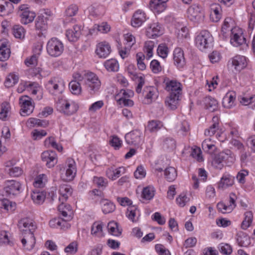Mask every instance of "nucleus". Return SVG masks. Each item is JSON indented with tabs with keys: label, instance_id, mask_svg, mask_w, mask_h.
<instances>
[{
	"label": "nucleus",
	"instance_id": "864d4df0",
	"mask_svg": "<svg viewBox=\"0 0 255 255\" xmlns=\"http://www.w3.org/2000/svg\"><path fill=\"white\" fill-rule=\"evenodd\" d=\"M12 33L15 38L22 39L24 37L25 30L22 26L15 25L12 28Z\"/></svg>",
	"mask_w": 255,
	"mask_h": 255
},
{
	"label": "nucleus",
	"instance_id": "f257e3e1",
	"mask_svg": "<svg viewBox=\"0 0 255 255\" xmlns=\"http://www.w3.org/2000/svg\"><path fill=\"white\" fill-rule=\"evenodd\" d=\"M77 172L75 162L68 159L64 166L60 169V178L65 181H71L75 177Z\"/></svg>",
	"mask_w": 255,
	"mask_h": 255
},
{
	"label": "nucleus",
	"instance_id": "b1692460",
	"mask_svg": "<svg viewBox=\"0 0 255 255\" xmlns=\"http://www.w3.org/2000/svg\"><path fill=\"white\" fill-rule=\"evenodd\" d=\"M222 9L218 3H213L211 6L210 19L213 22H218L222 17Z\"/></svg>",
	"mask_w": 255,
	"mask_h": 255
},
{
	"label": "nucleus",
	"instance_id": "f704fd0d",
	"mask_svg": "<svg viewBox=\"0 0 255 255\" xmlns=\"http://www.w3.org/2000/svg\"><path fill=\"white\" fill-rule=\"evenodd\" d=\"M0 119L2 121H6L7 118L10 116V106L7 102H3L0 104Z\"/></svg>",
	"mask_w": 255,
	"mask_h": 255
},
{
	"label": "nucleus",
	"instance_id": "69168bd1",
	"mask_svg": "<svg viewBox=\"0 0 255 255\" xmlns=\"http://www.w3.org/2000/svg\"><path fill=\"white\" fill-rule=\"evenodd\" d=\"M124 39L126 41V46L131 48L133 46L136 40L135 37L130 33H128L124 34Z\"/></svg>",
	"mask_w": 255,
	"mask_h": 255
},
{
	"label": "nucleus",
	"instance_id": "4468645a",
	"mask_svg": "<svg viewBox=\"0 0 255 255\" xmlns=\"http://www.w3.org/2000/svg\"><path fill=\"white\" fill-rule=\"evenodd\" d=\"M22 237L21 242L23 247L27 250H31L36 243V239L34 233H21Z\"/></svg>",
	"mask_w": 255,
	"mask_h": 255
},
{
	"label": "nucleus",
	"instance_id": "9b49d317",
	"mask_svg": "<svg viewBox=\"0 0 255 255\" xmlns=\"http://www.w3.org/2000/svg\"><path fill=\"white\" fill-rule=\"evenodd\" d=\"M231 32L230 42L233 46L237 47L245 43L242 29L235 27L231 29Z\"/></svg>",
	"mask_w": 255,
	"mask_h": 255
},
{
	"label": "nucleus",
	"instance_id": "5fc2aeb1",
	"mask_svg": "<svg viewBox=\"0 0 255 255\" xmlns=\"http://www.w3.org/2000/svg\"><path fill=\"white\" fill-rule=\"evenodd\" d=\"M253 217L252 212L248 211L245 213V219L241 225L243 229L246 230L251 225L252 223Z\"/></svg>",
	"mask_w": 255,
	"mask_h": 255
},
{
	"label": "nucleus",
	"instance_id": "bf43d9fd",
	"mask_svg": "<svg viewBox=\"0 0 255 255\" xmlns=\"http://www.w3.org/2000/svg\"><path fill=\"white\" fill-rule=\"evenodd\" d=\"M133 92L130 90L122 89L117 95L116 97L118 99H126L132 97L133 96Z\"/></svg>",
	"mask_w": 255,
	"mask_h": 255
},
{
	"label": "nucleus",
	"instance_id": "0eeeda50",
	"mask_svg": "<svg viewBox=\"0 0 255 255\" xmlns=\"http://www.w3.org/2000/svg\"><path fill=\"white\" fill-rule=\"evenodd\" d=\"M56 107L58 110L67 116L71 115L77 112L78 106L75 103H70L65 100H60L57 103Z\"/></svg>",
	"mask_w": 255,
	"mask_h": 255
},
{
	"label": "nucleus",
	"instance_id": "72a5a7b5",
	"mask_svg": "<svg viewBox=\"0 0 255 255\" xmlns=\"http://www.w3.org/2000/svg\"><path fill=\"white\" fill-rule=\"evenodd\" d=\"M19 15L21 18V23L26 24L33 21L36 14L34 12L29 10L28 11H22V12L19 13Z\"/></svg>",
	"mask_w": 255,
	"mask_h": 255
},
{
	"label": "nucleus",
	"instance_id": "20e7f679",
	"mask_svg": "<svg viewBox=\"0 0 255 255\" xmlns=\"http://www.w3.org/2000/svg\"><path fill=\"white\" fill-rule=\"evenodd\" d=\"M46 50L48 54L52 57L60 56L64 50L62 42L57 38H52L46 45Z\"/></svg>",
	"mask_w": 255,
	"mask_h": 255
},
{
	"label": "nucleus",
	"instance_id": "a19ab883",
	"mask_svg": "<svg viewBox=\"0 0 255 255\" xmlns=\"http://www.w3.org/2000/svg\"><path fill=\"white\" fill-rule=\"evenodd\" d=\"M104 65L106 70L109 72H117L119 69V64L115 59H111L106 60Z\"/></svg>",
	"mask_w": 255,
	"mask_h": 255
},
{
	"label": "nucleus",
	"instance_id": "f03ea898",
	"mask_svg": "<svg viewBox=\"0 0 255 255\" xmlns=\"http://www.w3.org/2000/svg\"><path fill=\"white\" fill-rule=\"evenodd\" d=\"M84 85L91 94H94L100 89L101 83L95 73L88 72L85 75Z\"/></svg>",
	"mask_w": 255,
	"mask_h": 255
},
{
	"label": "nucleus",
	"instance_id": "58836bf2",
	"mask_svg": "<svg viewBox=\"0 0 255 255\" xmlns=\"http://www.w3.org/2000/svg\"><path fill=\"white\" fill-rule=\"evenodd\" d=\"M162 123L157 120H151L148 122L146 130L150 132H156L163 127Z\"/></svg>",
	"mask_w": 255,
	"mask_h": 255
},
{
	"label": "nucleus",
	"instance_id": "a878e982",
	"mask_svg": "<svg viewBox=\"0 0 255 255\" xmlns=\"http://www.w3.org/2000/svg\"><path fill=\"white\" fill-rule=\"evenodd\" d=\"M46 196V192L44 190L40 191L35 189L31 194V197L34 203L37 205H41L44 202Z\"/></svg>",
	"mask_w": 255,
	"mask_h": 255
},
{
	"label": "nucleus",
	"instance_id": "8fccbe9b",
	"mask_svg": "<svg viewBox=\"0 0 255 255\" xmlns=\"http://www.w3.org/2000/svg\"><path fill=\"white\" fill-rule=\"evenodd\" d=\"M13 10L12 3L9 1H4L0 3V12L4 15H8L11 13Z\"/></svg>",
	"mask_w": 255,
	"mask_h": 255
},
{
	"label": "nucleus",
	"instance_id": "4d7b16f0",
	"mask_svg": "<svg viewBox=\"0 0 255 255\" xmlns=\"http://www.w3.org/2000/svg\"><path fill=\"white\" fill-rule=\"evenodd\" d=\"M145 58V56L142 52H138L136 54L137 66L140 70L143 71L146 69V65L143 62Z\"/></svg>",
	"mask_w": 255,
	"mask_h": 255
},
{
	"label": "nucleus",
	"instance_id": "09e8293b",
	"mask_svg": "<svg viewBox=\"0 0 255 255\" xmlns=\"http://www.w3.org/2000/svg\"><path fill=\"white\" fill-rule=\"evenodd\" d=\"M164 176L167 181L172 182L174 181L177 177L176 170L173 167H168L164 170Z\"/></svg>",
	"mask_w": 255,
	"mask_h": 255
},
{
	"label": "nucleus",
	"instance_id": "3c124183",
	"mask_svg": "<svg viewBox=\"0 0 255 255\" xmlns=\"http://www.w3.org/2000/svg\"><path fill=\"white\" fill-rule=\"evenodd\" d=\"M69 87L71 93L76 95H79L82 92L80 84L76 80H72L69 84Z\"/></svg>",
	"mask_w": 255,
	"mask_h": 255
},
{
	"label": "nucleus",
	"instance_id": "bb28decb",
	"mask_svg": "<svg viewBox=\"0 0 255 255\" xmlns=\"http://www.w3.org/2000/svg\"><path fill=\"white\" fill-rule=\"evenodd\" d=\"M146 33L149 37L154 38L161 35L163 30L158 23H153L148 28Z\"/></svg>",
	"mask_w": 255,
	"mask_h": 255
},
{
	"label": "nucleus",
	"instance_id": "e2e57ef3",
	"mask_svg": "<svg viewBox=\"0 0 255 255\" xmlns=\"http://www.w3.org/2000/svg\"><path fill=\"white\" fill-rule=\"evenodd\" d=\"M150 68L152 72L155 74H157L161 71L162 67L160 62L155 59L152 60L150 63Z\"/></svg>",
	"mask_w": 255,
	"mask_h": 255
},
{
	"label": "nucleus",
	"instance_id": "603ef678",
	"mask_svg": "<svg viewBox=\"0 0 255 255\" xmlns=\"http://www.w3.org/2000/svg\"><path fill=\"white\" fill-rule=\"evenodd\" d=\"M47 181L46 175L44 174H40L35 178L33 185L36 188H43Z\"/></svg>",
	"mask_w": 255,
	"mask_h": 255
},
{
	"label": "nucleus",
	"instance_id": "4c0bfd02",
	"mask_svg": "<svg viewBox=\"0 0 255 255\" xmlns=\"http://www.w3.org/2000/svg\"><path fill=\"white\" fill-rule=\"evenodd\" d=\"M100 204L103 212L105 214L112 213L115 210V205L108 200L102 199Z\"/></svg>",
	"mask_w": 255,
	"mask_h": 255
},
{
	"label": "nucleus",
	"instance_id": "a18cd8bd",
	"mask_svg": "<svg viewBox=\"0 0 255 255\" xmlns=\"http://www.w3.org/2000/svg\"><path fill=\"white\" fill-rule=\"evenodd\" d=\"M154 47V43L152 41H147L144 43L143 51L146 54L147 59H149L153 56V49Z\"/></svg>",
	"mask_w": 255,
	"mask_h": 255
},
{
	"label": "nucleus",
	"instance_id": "7c9ffc66",
	"mask_svg": "<svg viewBox=\"0 0 255 255\" xmlns=\"http://www.w3.org/2000/svg\"><path fill=\"white\" fill-rule=\"evenodd\" d=\"M236 93L234 92L227 93L223 99V105L227 109H230L235 106Z\"/></svg>",
	"mask_w": 255,
	"mask_h": 255
},
{
	"label": "nucleus",
	"instance_id": "c9c22d12",
	"mask_svg": "<svg viewBox=\"0 0 255 255\" xmlns=\"http://www.w3.org/2000/svg\"><path fill=\"white\" fill-rule=\"evenodd\" d=\"M103 224L101 222H94L91 227V234L93 236L101 238L104 236Z\"/></svg>",
	"mask_w": 255,
	"mask_h": 255
},
{
	"label": "nucleus",
	"instance_id": "338daca9",
	"mask_svg": "<svg viewBox=\"0 0 255 255\" xmlns=\"http://www.w3.org/2000/svg\"><path fill=\"white\" fill-rule=\"evenodd\" d=\"M93 181L94 184L98 187H106L108 184V181L103 177L95 176L93 178Z\"/></svg>",
	"mask_w": 255,
	"mask_h": 255
},
{
	"label": "nucleus",
	"instance_id": "1a4fd4ad",
	"mask_svg": "<svg viewBox=\"0 0 255 255\" xmlns=\"http://www.w3.org/2000/svg\"><path fill=\"white\" fill-rule=\"evenodd\" d=\"M142 94L144 97L143 103L147 105L151 104L158 97V90L154 86H146L144 87Z\"/></svg>",
	"mask_w": 255,
	"mask_h": 255
},
{
	"label": "nucleus",
	"instance_id": "412c9836",
	"mask_svg": "<svg viewBox=\"0 0 255 255\" xmlns=\"http://www.w3.org/2000/svg\"><path fill=\"white\" fill-rule=\"evenodd\" d=\"M81 34V27L79 25H75L72 28L67 30L66 35L68 39L71 42L76 41Z\"/></svg>",
	"mask_w": 255,
	"mask_h": 255
},
{
	"label": "nucleus",
	"instance_id": "473e14b6",
	"mask_svg": "<svg viewBox=\"0 0 255 255\" xmlns=\"http://www.w3.org/2000/svg\"><path fill=\"white\" fill-rule=\"evenodd\" d=\"M179 97L178 96H173L169 95L166 98L165 101V106L170 110H175L177 108L178 102L179 101Z\"/></svg>",
	"mask_w": 255,
	"mask_h": 255
},
{
	"label": "nucleus",
	"instance_id": "680f3d73",
	"mask_svg": "<svg viewBox=\"0 0 255 255\" xmlns=\"http://www.w3.org/2000/svg\"><path fill=\"white\" fill-rule=\"evenodd\" d=\"M179 132L183 135H186L189 131V125L187 121L181 123L177 127Z\"/></svg>",
	"mask_w": 255,
	"mask_h": 255
},
{
	"label": "nucleus",
	"instance_id": "6e6d98bb",
	"mask_svg": "<svg viewBox=\"0 0 255 255\" xmlns=\"http://www.w3.org/2000/svg\"><path fill=\"white\" fill-rule=\"evenodd\" d=\"M109 232L112 235L119 236L121 234V231L118 228L117 223L113 221L110 222L107 226Z\"/></svg>",
	"mask_w": 255,
	"mask_h": 255
},
{
	"label": "nucleus",
	"instance_id": "6ab92c4d",
	"mask_svg": "<svg viewBox=\"0 0 255 255\" xmlns=\"http://www.w3.org/2000/svg\"><path fill=\"white\" fill-rule=\"evenodd\" d=\"M111 52V46L107 42H100L97 46L96 52L100 58H106Z\"/></svg>",
	"mask_w": 255,
	"mask_h": 255
},
{
	"label": "nucleus",
	"instance_id": "dca6fc26",
	"mask_svg": "<svg viewBox=\"0 0 255 255\" xmlns=\"http://www.w3.org/2000/svg\"><path fill=\"white\" fill-rule=\"evenodd\" d=\"M41 159L46 163L48 168L54 166L57 163V154L55 151L52 150L45 151L41 154Z\"/></svg>",
	"mask_w": 255,
	"mask_h": 255
},
{
	"label": "nucleus",
	"instance_id": "13d9d810",
	"mask_svg": "<svg viewBox=\"0 0 255 255\" xmlns=\"http://www.w3.org/2000/svg\"><path fill=\"white\" fill-rule=\"evenodd\" d=\"M18 81V77L14 74H9L5 81V85L6 87H10L16 84Z\"/></svg>",
	"mask_w": 255,
	"mask_h": 255
},
{
	"label": "nucleus",
	"instance_id": "aec40b11",
	"mask_svg": "<svg viewBox=\"0 0 255 255\" xmlns=\"http://www.w3.org/2000/svg\"><path fill=\"white\" fill-rule=\"evenodd\" d=\"M73 189L71 187L67 184H62L59 186V200L60 203H64L72 193Z\"/></svg>",
	"mask_w": 255,
	"mask_h": 255
},
{
	"label": "nucleus",
	"instance_id": "5701e85b",
	"mask_svg": "<svg viewBox=\"0 0 255 255\" xmlns=\"http://www.w3.org/2000/svg\"><path fill=\"white\" fill-rule=\"evenodd\" d=\"M234 183V177L228 173H225L218 182V186L219 189L224 190L232 186Z\"/></svg>",
	"mask_w": 255,
	"mask_h": 255
},
{
	"label": "nucleus",
	"instance_id": "f8f14e48",
	"mask_svg": "<svg viewBox=\"0 0 255 255\" xmlns=\"http://www.w3.org/2000/svg\"><path fill=\"white\" fill-rule=\"evenodd\" d=\"M18 226L21 233H34L37 228L35 222L28 218L21 219L18 222Z\"/></svg>",
	"mask_w": 255,
	"mask_h": 255
},
{
	"label": "nucleus",
	"instance_id": "0e129e2a",
	"mask_svg": "<svg viewBox=\"0 0 255 255\" xmlns=\"http://www.w3.org/2000/svg\"><path fill=\"white\" fill-rule=\"evenodd\" d=\"M249 175V171L246 169L240 170L236 176L238 182L241 184H244L246 182V177Z\"/></svg>",
	"mask_w": 255,
	"mask_h": 255
},
{
	"label": "nucleus",
	"instance_id": "393cba45",
	"mask_svg": "<svg viewBox=\"0 0 255 255\" xmlns=\"http://www.w3.org/2000/svg\"><path fill=\"white\" fill-rule=\"evenodd\" d=\"M10 55V50L8 43L6 41L0 40V61L7 60Z\"/></svg>",
	"mask_w": 255,
	"mask_h": 255
},
{
	"label": "nucleus",
	"instance_id": "7ed1b4c3",
	"mask_svg": "<svg viewBox=\"0 0 255 255\" xmlns=\"http://www.w3.org/2000/svg\"><path fill=\"white\" fill-rule=\"evenodd\" d=\"M46 88L50 93L57 96L62 94L64 91L65 83L60 77H53L48 81L46 84Z\"/></svg>",
	"mask_w": 255,
	"mask_h": 255
},
{
	"label": "nucleus",
	"instance_id": "c03bdc74",
	"mask_svg": "<svg viewBox=\"0 0 255 255\" xmlns=\"http://www.w3.org/2000/svg\"><path fill=\"white\" fill-rule=\"evenodd\" d=\"M202 147L205 152L210 154L214 153L216 149L214 142L210 138L205 139L202 143Z\"/></svg>",
	"mask_w": 255,
	"mask_h": 255
},
{
	"label": "nucleus",
	"instance_id": "e433bc0d",
	"mask_svg": "<svg viewBox=\"0 0 255 255\" xmlns=\"http://www.w3.org/2000/svg\"><path fill=\"white\" fill-rule=\"evenodd\" d=\"M205 107L211 112H214L218 108V103L217 101L211 97H207L204 100Z\"/></svg>",
	"mask_w": 255,
	"mask_h": 255
},
{
	"label": "nucleus",
	"instance_id": "c85d7f7f",
	"mask_svg": "<svg viewBox=\"0 0 255 255\" xmlns=\"http://www.w3.org/2000/svg\"><path fill=\"white\" fill-rule=\"evenodd\" d=\"M58 209L64 218V219L66 221H69L72 219V211L69 205H65L64 203H61L58 206Z\"/></svg>",
	"mask_w": 255,
	"mask_h": 255
},
{
	"label": "nucleus",
	"instance_id": "cd10ccee",
	"mask_svg": "<svg viewBox=\"0 0 255 255\" xmlns=\"http://www.w3.org/2000/svg\"><path fill=\"white\" fill-rule=\"evenodd\" d=\"M168 0H151L150 7L154 12L160 13L166 8V2Z\"/></svg>",
	"mask_w": 255,
	"mask_h": 255
},
{
	"label": "nucleus",
	"instance_id": "49530a36",
	"mask_svg": "<svg viewBox=\"0 0 255 255\" xmlns=\"http://www.w3.org/2000/svg\"><path fill=\"white\" fill-rule=\"evenodd\" d=\"M225 158L226 157L224 155V153H220L213 159L212 162V166L218 169H221L224 166L223 162Z\"/></svg>",
	"mask_w": 255,
	"mask_h": 255
},
{
	"label": "nucleus",
	"instance_id": "6e6552de",
	"mask_svg": "<svg viewBox=\"0 0 255 255\" xmlns=\"http://www.w3.org/2000/svg\"><path fill=\"white\" fill-rule=\"evenodd\" d=\"M20 114L22 116H27L31 114L34 108V104L31 98L23 96L19 98Z\"/></svg>",
	"mask_w": 255,
	"mask_h": 255
},
{
	"label": "nucleus",
	"instance_id": "f3484780",
	"mask_svg": "<svg viewBox=\"0 0 255 255\" xmlns=\"http://www.w3.org/2000/svg\"><path fill=\"white\" fill-rule=\"evenodd\" d=\"M141 135L142 132L139 130H132L126 134V142L128 144L139 145L142 141Z\"/></svg>",
	"mask_w": 255,
	"mask_h": 255
},
{
	"label": "nucleus",
	"instance_id": "774afa93",
	"mask_svg": "<svg viewBox=\"0 0 255 255\" xmlns=\"http://www.w3.org/2000/svg\"><path fill=\"white\" fill-rule=\"evenodd\" d=\"M157 52L160 57L164 59L167 56L168 48L165 44H160L158 46Z\"/></svg>",
	"mask_w": 255,
	"mask_h": 255
},
{
	"label": "nucleus",
	"instance_id": "2eb2a0df",
	"mask_svg": "<svg viewBox=\"0 0 255 255\" xmlns=\"http://www.w3.org/2000/svg\"><path fill=\"white\" fill-rule=\"evenodd\" d=\"M21 188V184L16 180H7L5 182L4 190L8 195H15L19 194Z\"/></svg>",
	"mask_w": 255,
	"mask_h": 255
},
{
	"label": "nucleus",
	"instance_id": "a211bd4d",
	"mask_svg": "<svg viewBox=\"0 0 255 255\" xmlns=\"http://www.w3.org/2000/svg\"><path fill=\"white\" fill-rule=\"evenodd\" d=\"M145 13L140 9L137 10L133 13L131 19V25L134 27H139L146 20Z\"/></svg>",
	"mask_w": 255,
	"mask_h": 255
},
{
	"label": "nucleus",
	"instance_id": "4be33fe9",
	"mask_svg": "<svg viewBox=\"0 0 255 255\" xmlns=\"http://www.w3.org/2000/svg\"><path fill=\"white\" fill-rule=\"evenodd\" d=\"M174 64L179 68H182L185 64V60L183 50L180 48H176L173 52Z\"/></svg>",
	"mask_w": 255,
	"mask_h": 255
},
{
	"label": "nucleus",
	"instance_id": "de8ad7c7",
	"mask_svg": "<svg viewBox=\"0 0 255 255\" xmlns=\"http://www.w3.org/2000/svg\"><path fill=\"white\" fill-rule=\"evenodd\" d=\"M155 190L154 188L151 186H147L144 188L142 191L141 198L143 200H150L154 196Z\"/></svg>",
	"mask_w": 255,
	"mask_h": 255
},
{
	"label": "nucleus",
	"instance_id": "052dcab7",
	"mask_svg": "<svg viewBox=\"0 0 255 255\" xmlns=\"http://www.w3.org/2000/svg\"><path fill=\"white\" fill-rule=\"evenodd\" d=\"M233 207L223 202H220L217 204L218 210L223 214L231 212L233 211Z\"/></svg>",
	"mask_w": 255,
	"mask_h": 255
},
{
	"label": "nucleus",
	"instance_id": "37998d69",
	"mask_svg": "<svg viewBox=\"0 0 255 255\" xmlns=\"http://www.w3.org/2000/svg\"><path fill=\"white\" fill-rule=\"evenodd\" d=\"M15 208L16 204L15 203H12L6 199H0V209L12 212Z\"/></svg>",
	"mask_w": 255,
	"mask_h": 255
},
{
	"label": "nucleus",
	"instance_id": "ddd939ff",
	"mask_svg": "<svg viewBox=\"0 0 255 255\" xmlns=\"http://www.w3.org/2000/svg\"><path fill=\"white\" fill-rule=\"evenodd\" d=\"M229 62H231L232 66L234 70L238 72L244 69L248 65L247 58L243 55H237L233 57Z\"/></svg>",
	"mask_w": 255,
	"mask_h": 255
},
{
	"label": "nucleus",
	"instance_id": "79ce46f5",
	"mask_svg": "<svg viewBox=\"0 0 255 255\" xmlns=\"http://www.w3.org/2000/svg\"><path fill=\"white\" fill-rule=\"evenodd\" d=\"M48 122L45 120H40V119L31 118H29L26 123L28 126L30 127H46L48 125Z\"/></svg>",
	"mask_w": 255,
	"mask_h": 255
},
{
	"label": "nucleus",
	"instance_id": "39448f33",
	"mask_svg": "<svg viewBox=\"0 0 255 255\" xmlns=\"http://www.w3.org/2000/svg\"><path fill=\"white\" fill-rule=\"evenodd\" d=\"M213 42V37L207 30L202 31L196 38L197 47L201 51L208 48Z\"/></svg>",
	"mask_w": 255,
	"mask_h": 255
},
{
	"label": "nucleus",
	"instance_id": "423d86ee",
	"mask_svg": "<svg viewBox=\"0 0 255 255\" xmlns=\"http://www.w3.org/2000/svg\"><path fill=\"white\" fill-rule=\"evenodd\" d=\"M187 16L189 19L195 23L203 21L204 13L202 7L198 4H193L187 10Z\"/></svg>",
	"mask_w": 255,
	"mask_h": 255
},
{
	"label": "nucleus",
	"instance_id": "9d476101",
	"mask_svg": "<svg viewBox=\"0 0 255 255\" xmlns=\"http://www.w3.org/2000/svg\"><path fill=\"white\" fill-rule=\"evenodd\" d=\"M165 90L169 95L180 96L182 94V85L176 80H167L165 81Z\"/></svg>",
	"mask_w": 255,
	"mask_h": 255
},
{
	"label": "nucleus",
	"instance_id": "2f4dec72",
	"mask_svg": "<svg viewBox=\"0 0 255 255\" xmlns=\"http://www.w3.org/2000/svg\"><path fill=\"white\" fill-rule=\"evenodd\" d=\"M49 224L53 228L65 229L70 227V225L67 223V221L64 219L61 218L53 219L49 221Z\"/></svg>",
	"mask_w": 255,
	"mask_h": 255
},
{
	"label": "nucleus",
	"instance_id": "c756f323",
	"mask_svg": "<svg viewBox=\"0 0 255 255\" xmlns=\"http://www.w3.org/2000/svg\"><path fill=\"white\" fill-rule=\"evenodd\" d=\"M140 215V211L136 206H130L128 208L127 217L132 222L137 221Z\"/></svg>",
	"mask_w": 255,
	"mask_h": 255
},
{
	"label": "nucleus",
	"instance_id": "ea45409f",
	"mask_svg": "<svg viewBox=\"0 0 255 255\" xmlns=\"http://www.w3.org/2000/svg\"><path fill=\"white\" fill-rule=\"evenodd\" d=\"M213 123L208 128L205 129L204 134L206 136L213 135L219 129V119L218 117H214L212 119Z\"/></svg>",
	"mask_w": 255,
	"mask_h": 255
}]
</instances>
